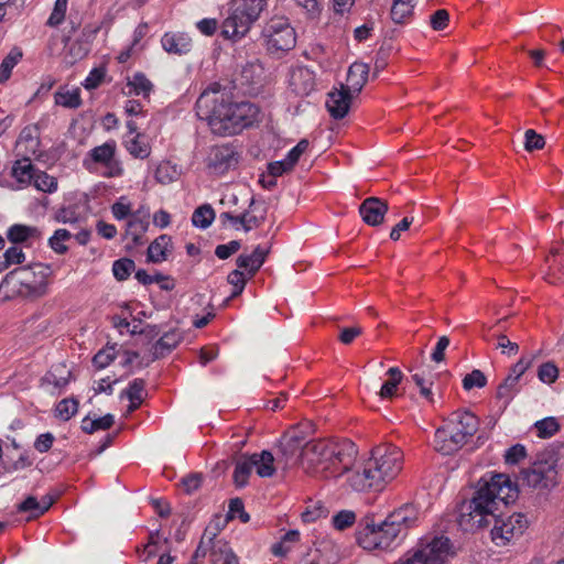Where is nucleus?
Here are the masks:
<instances>
[{"label":"nucleus","mask_w":564,"mask_h":564,"mask_svg":"<svg viewBox=\"0 0 564 564\" xmlns=\"http://www.w3.org/2000/svg\"><path fill=\"white\" fill-rule=\"evenodd\" d=\"M518 497V488L505 474L482 477L474 497L462 505L458 524L464 531H475L487 527L494 521L491 540L498 546L519 539L528 528V519L522 513L500 517L502 507L513 502Z\"/></svg>","instance_id":"1"},{"label":"nucleus","mask_w":564,"mask_h":564,"mask_svg":"<svg viewBox=\"0 0 564 564\" xmlns=\"http://www.w3.org/2000/svg\"><path fill=\"white\" fill-rule=\"evenodd\" d=\"M197 116L207 122L213 134L231 137L239 134L260 120V109L250 101H235L230 93L214 83L196 101Z\"/></svg>","instance_id":"2"},{"label":"nucleus","mask_w":564,"mask_h":564,"mask_svg":"<svg viewBox=\"0 0 564 564\" xmlns=\"http://www.w3.org/2000/svg\"><path fill=\"white\" fill-rule=\"evenodd\" d=\"M417 521V510L405 505L392 511L382 523H367L357 535V541L365 550H388L397 545Z\"/></svg>","instance_id":"3"},{"label":"nucleus","mask_w":564,"mask_h":564,"mask_svg":"<svg viewBox=\"0 0 564 564\" xmlns=\"http://www.w3.org/2000/svg\"><path fill=\"white\" fill-rule=\"evenodd\" d=\"M358 451L349 441L315 440L302 448L303 463L316 471L326 473L327 477H340L341 469L352 465Z\"/></svg>","instance_id":"4"},{"label":"nucleus","mask_w":564,"mask_h":564,"mask_svg":"<svg viewBox=\"0 0 564 564\" xmlns=\"http://www.w3.org/2000/svg\"><path fill=\"white\" fill-rule=\"evenodd\" d=\"M52 270L48 265L35 263L8 273L0 284L7 297L37 300L48 292Z\"/></svg>","instance_id":"5"},{"label":"nucleus","mask_w":564,"mask_h":564,"mask_svg":"<svg viewBox=\"0 0 564 564\" xmlns=\"http://www.w3.org/2000/svg\"><path fill=\"white\" fill-rule=\"evenodd\" d=\"M479 429V419L467 410L455 411L435 431L434 447L451 455L466 445Z\"/></svg>","instance_id":"6"},{"label":"nucleus","mask_w":564,"mask_h":564,"mask_svg":"<svg viewBox=\"0 0 564 564\" xmlns=\"http://www.w3.org/2000/svg\"><path fill=\"white\" fill-rule=\"evenodd\" d=\"M267 7V0H231L228 14L220 25L224 39L239 42L251 30Z\"/></svg>","instance_id":"7"},{"label":"nucleus","mask_w":564,"mask_h":564,"mask_svg":"<svg viewBox=\"0 0 564 564\" xmlns=\"http://www.w3.org/2000/svg\"><path fill=\"white\" fill-rule=\"evenodd\" d=\"M368 460L384 490L403 468V452L393 444L383 443L371 449Z\"/></svg>","instance_id":"8"},{"label":"nucleus","mask_w":564,"mask_h":564,"mask_svg":"<svg viewBox=\"0 0 564 564\" xmlns=\"http://www.w3.org/2000/svg\"><path fill=\"white\" fill-rule=\"evenodd\" d=\"M83 166L90 173H99L102 177H121L124 173L122 162L117 158V142L108 140L90 149L83 160Z\"/></svg>","instance_id":"9"},{"label":"nucleus","mask_w":564,"mask_h":564,"mask_svg":"<svg viewBox=\"0 0 564 564\" xmlns=\"http://www.w3.org/2000/svg\"><path fill=\"white\" fill-rule=\"evenodd\" d=\"M261 40L269 53L288 52L296 44V34L289 20L273 17L264 22Z\"/></svg>","instance_id":"10"},{"label":"nucleus","mask_w":564,"mask_h":564,"mask_svg":"<svg viewBox=\"0 0 564 564\" xmlns=\"http://www.w3.org/2000/svg\"><path fill=\"white\" fill-rule=\"evenodd\" d=\"M451 552V541L446 536H435L400 558V564H442Z\"/></svg>","instance_id":"11"},{"label":"nucleus","mask_w":564,"mask_h":564,"mask_svg":"<svg viewBox=\"0 0 564 564\" xmlns=\"http://www.w3.org/2000/svg\"><path fill=\"white\" fill-rule=\"evenodd\" d=\"M346 476L345 485L355 492H381V486L368 458L356 464V460L347 469H341L340 476Z\"/></svg>","instance_id":"12"},{"label":"nucleus","mask_w":564,"mask_h":564,"mask_svg":"<svg viewBox=\"0 0 564 564\" xmlns=\"http://www.w3.org/2000/svg\"><path fill=\"white\" fill-rule=\"evenodd\" d=\"M522 479L532 488L547 489L554 487L557 481L556 460L553 456L538 459L530 468L522 471Z\"/></svg>","instance_id":"13"},{"label":"nucleus","mask_w":564,"mask_h":564,"mask_svg":"<svg viewBox=\"0 0 564 564\" xmlns=\"http://www.w3.org/2000/svg\"><path fill=\"white\" fill-rule=\"evenodd\" d=\"M238 164V153L231 144L212 147L206 158L210 173L221 175Z\"/></svg>","instance_id":"14"},{"label":"nucleus","mask_w":564,"mask_h":564,"mask_svg":"<svg viewBox=\"0 0 564 564\" xmlns=\"http://www.w3.org/2000/svg\"><path fill=\"white\" fill-rule=\"evenodd\" d=\"M534 359V355H524L512 366L509 375L497 389L498 399L505 400L506 402L512 400L513 395L518 392L520 378L532 366Z\"/></svg>","instance_id":"15"},{"label":"nucleus","mask_w":564,"mask_h":564,"mask_svg":"<svg viewBox=\"0 0 564 564\" xmlns=\"http://www.w3.org/2000/svg\"><path fill=\"white\" fill-rule=\"evenodd\" d=\"M70 370L58 364L42 378L41 386L51 394H61L69 383Z\"/></svg>","instance_id":"16"},{"label":"nucleus","mask_w":564,"mask_h":564,"mask_svg":"<svg viewBox=\"0 0 564 564\" xmlns=\"http://www.w3.org/2000/svg\"><path fill=\"white\" fill-rule=\"evenodd\" d=\"M352 95L344 85L328 93L326 107L334 119H343L348 113Z\"/></svg>","instance_id":"17"},{"label":"nucleus","mask_w":564,"mask_h":564,"mask_svg":"<svg viewBox=\"0 0 564 564\" xmlns=\"http://www.w3.org/2000/svg\"><path fill=\"white\" fill-rule=\"evenodd\" d=\"M289 86L299 96H308L315 89V74L307 67H295L290 73Z\"/></svg>","instance_id":"18"},{"label":"nucleus","mask_w":564,"mask_h":564,"mask_svg":"<svg viewBox=\"0 0 564 564\" xmlns=\"http://www.w3.org/2000/svg\"><path fill=\"white\" fill-rule=\"evenodd\" d=\"M388 212V204L378 197H368L359 206L362 220L369 226H378Z\"/></svg>","instance_id":"19"},{"label":"nucleus","mask_w":564,"mask_h":564,"mask_svg":"<svg viewBox=\"0 0 564 564\" xmlns=\"http://www.w3.org/2000/svg\"><path fill=\"white\" fill-rule=\"evenodd\" d=\"M161 45L169 54L185 55L192 51L193 41L185 32H166L161 37Z\"/></svg>","instance_id":"20"},{"label":"nucleus","mask_w":564,"mask_h":564,"mask_svg":"<svg viewBox=\"0 0 564 564\" xmlns=\"http://www.w3.org/2000/svg\"><path fill=\"white\" fill-rule=\"evenodd\" d=\"M36 167L32 164L31 158L22 156L13 162L10 175L15 181L17 189H24L32 185Z\"/></svg>","instance_id":"21"},{"label":"nucleus","mask_w":564,"mask_h":564,"mask_svg":"<svg viewBox=\"0 0 564 564\" xmlns=\"http://www.w3.org/2000/svg\"><path fill=\"white\" fill-rule=\"evenodd\" d=\"M19 155L31 158L36 155L40 150V137L36 126H28L22 129L17 141Z\"/></svg>","instance_id":"22"},{"label":"nucleus","mask_w":564,"mask_h":564,"mask_svg":"<svg viewBox=\"0 0 564 564\" xmlns=\"http://www.w3.org/2000/svg\"><path fill=\"white\" fill-rule=\"evenodd\" d=\"M149 214H142L140 210L133 213L126 225V237L138 246L143 243V237L149 228Z\"/></svg>","instance_id":"23"},{"label":"nucleus","mask_w":564,"mask_h":564,"mask_svg":"<svg viewBox=\"0 0 564 564\" xmlns=\"http://www.w3.org/2000/svg\"><path fill=\"white\" fill-rule=\"evenodd\" d=\"M122 145L132 158L139 160L148 159L152 152L151 144L144 133L123 135Z\"/></svg>","instance_id":"24"},{"label":"nucleus","mask_w":564,"mask_h":564,"mask_svg":"<svg viewBox=\"0 0 564 564\" xmlns=\"http://www.w3.org/2000/svg\"><path fill=\"white\" fill-rule=\"evenodd\" d=\"M369 74V66L365 63L356 62L350 65L347 74L346 89L357 95L361 91L367 83Z\"/></svg>","instance_id":"25"},{"label":"nucleus","mask_w":564,"mask_h":564,"mask_svg":"<svg viewBox=\"0 0 564 564\" xmlns=\"http://www.w3.org/2000/svg\"><path fill=\"white\" fill-rule=\"evenodd\" d=\"M268 252V249H264L261 246H257L252 253L240 254L237 258V267L239 269L246 270L247 273L249 274V278H251L263 264Z\"/></svg>","instance_id":"26"},{"label":"nucleus","mask_w":564,"mask_h":564,"mask_svg":"<svg viewBox=\"0 0 564 564\" xmlns=\"http://www.w3.org/2000/svg\"><path fill=\"white\" fill-rule=\"evenodd\" d=\"M267 209L263 205H258L251 199L248 209L242 213V228L250 231L260 227L265 220Z\"/></svg>","instance_id":"27"},{"label":"nucleus","mask_w":564,"mask_h":564,"mask_svg":"<svg viewBox=\"0 0 564 564\" xmlns=\"http://www.w3.org/2000/svg\"><path fill=\"white\" fill-rule=\"evenodd\" d=\"M9 241L17 246L18 243L34 241L41 238V232L36 227L15 224L7 231Z\"/></svg>","instance_id":"28"},{"label":"nucleus","mask_w":564,"mask_h":564,"mask_svg":"<svg viewBox=\"0 0 564 564\" xmlns=\"http://www.w3.org/2000/svg\"><path fill=\"white\" fill-rule=\"evenodd\" d=\"M153 89L152 83L142 73H135L132 77L128 78L127 85L123 89V94L128 96H142L149 97Z\"/></svg>","instance_id":"29"},{"label":"nucleus","mask_w":564,"mask_h":564,"mask_svg":"<svg viewBox=\"0 0 564 564\" xmlns=\"http://www.w3.org/2000/svg\"><path fill=\"white\" fill-rule=\"evenodd\" d=\"M172 249V239L167 235L159 236L148 248V259L151 262L160 263L166 260Z\"/></svg>","instance_id":"30"},{"label":"nucleus","mask_w":564,"mask_h":564,"mask_svg":"<svg viewBox=\"0 0 564 564\" xmlns=\"http://www.w3.org/2000/svg\"><path fill=\"white\" fill-rule=\"evenodd\" d=\"M212 564H238V560L226 542L209 538Z\"/></svg>","instance_id":"31"},{"label":"nucleus","mask_w":564,"mask_h":564,"mask_svg":"<svg viewBox=\"0 0 564 564\" xmlns=\"http://www.w3.org/2000/svg\"><path fill=\"white\" fill-rule=\"evenodd\" d=\"M53 502L54 500L50 496H44L41 501L30 496L19 505L18 509L22 512H30L32 518H37L44 514Z\"/></svg>","instance_id":"32"},{"label":"nucleus","mask_w":564,"mask_h":564,"mask_svg":"<svg viewBox=\"0 0 564 564\" xmlns=\"http://www.w3.org/2000/svg\"><path fill=\"white\" fill-rule=\"evenodd\" d=\"M181 176V167L171 161H162L154 171V177L162 185L171 184Z\"/></svg>","instance_id":"33"},{"label":"nucleus","mask_w":564,"mask_h":564,"mask_svg":"<svg viewBox=\"0 0 564 564\" xmlns=\"http://www.w3.org/2000/svg\"><path fill=\"white\" fill-rule=\"evenodd\" d=\"M252 462H254V468L258 476L265 478L273 476L275 471L274 457L271 452L262 451L261 453H254L250 455Z\"/></svg>","instance_id":"34"},{"label":"nucleus","mask_w":564,"mask_h":564,"mask_svg":"<svg viewBox=\"0 0 564 564\" xmlns=\"http://www.w3.org/2000/svg\"><path fill=\"white\" fill-rule=\"evenodd\" d=\"M254 464L250 456H242L237 460L232 475L234 482L237 487H245L248 484Z\"/></svg>","instance_id":"35"},{"label":"nucleus","mask_w":564,"mask_h":564,"mask_svg":"<svg viewBox=\"0 0 564 564\" xmlns=\"http://www.w3.org/2000/svg\"><path fill=\"white\" fill-rule=\"evenodd\" d=\"M387 375L389 379L383 382L379 391L381 399H390L398 392V387L403 379V373L398 367H391L388 369Z\"/></svg>","instance_id":"36"},{"label":"nucleus","mask_w":564,"mask_h":564,"mask_svg":"<svg viewBox=\"0 0 564 564\" xmlns=\"http://www.w3.org/2000/svg\"><path fill=\"white\" fill-rule=\"evenodd\" d=\"M54 100L57 106L70 109L78 108L82 105L80 91L78 88H61L55 93Z\"/></svg>","instance_id":"37"},{"label":"nucleus","mask_w":564,"mask_h":564,"mask_svg":"<svg viewBox=\"0 0 564 564\" xmlns=\"http://www.w3.org/2000/svg\"><path fill=\"white\" fill-rule=\"evenodd\" d=\"M115 423V417L112 414H106L101 417L90 419L86 416L82 421V430L85 433L91 434L96 431H106L109 430Z\"/></svg>","instance_id":"38"},{"label":"nucleus","mask_w":564,"mask_h":564,"mask_svg":"<svg viewBox=\"0 0 564 564\" xmlns=\"http://www.w3.org/2000/svg\"><path fill=\"white\" fill-rule=\"evenodd\" d=\"M32 185L40 192L53 194L57 191V178L45 171L36 170Z\"/></svg>","instance_id":"39"},{"label":"nucleus","mask_w":564,"mask_h":564,"mask_svg":"<svg viewBox=\"0 0 564 564\" xmlns=\"http://www.w3.org/2000/svg\"><path fill=\"white\" fill-rule=\"evenodd\" d=\"M414 8L412 4L393 0L390 10L391 20L397 24L408 23L413 15Z\"/></svg>","instance_id":"40"},{"label":"nucleus","mask_w":564,"mask_h":564,"mask_svg":"<svg viewBox=\"0 0 564 564\" xmlns=\"http://www.w3.org/2000/svg\"><path fill=\"white\" fill-rule=\"evenodd\" d=\"M215 219V212L209 204L196 208L192 215V223L195 227L206 229Z\"/></svg>","instance_id":"41"},{"label":"nucleus","mask_w":564,"mask_h":564,"mask_svg":"<svg viewBox=\"0 0 564 564\" xmlns=\"http://www.w3.org/2000/svg\"><path fill=\"white\" fill-rule=\"evenodd\" d=\"M560 423L556 417L547 416L536 421L533 424V429L540 438H550L560 431Z\"/></svg>","instance_id":"42"},{"label":"nucleus","mask_w":564,"mask_h":564,"mask_svg":"<svg viewBox=\"0 0 564 564\" xmlns=\"http://www.w3.org/2000/svg\"><path fill=\"white\" fill-rule=\"evenodd\" d=\"M22 58V52L19 48H12L0 64V84L6 83L12 73L14 66Z\"/></svg>","instance_id":"43"},{"label":"nucleus","mask_w":564,"mask_h":564,"mask_svg":"<svg viewBox=\"0 0 564 564\" xmlns=\"http://www.w3.org/2000/svg\"><path fill=\"white\" fill-rule=\"evenodd\" d=\"M182 336L176 330H170L163 334V336L156 341L154 349L155 355H163L164 351H170L177 346L181 341Z\"/></svg>","instance_id":"44"},{"label":"nucleus","mask_w":564,"mask_h":564,"mask_svg":"<svg viewBox=\"0 0 564 564\" xmlns=\"http://www.w3.org/2000/svg\"><path fill=\"white\" fill-rule=\"evenodd\" d=\"M78 411V401L74 398L61 400L55 406V416L63 420H70Z\"/></svg>","instance_id":"45"},{"label":"nucleus","mask_w":564,"mask_h":564,"mask_svg":"<svg viewBox=\"0 0 564 564\" xmlns=\"http://www.w3.org/2000/svg\"><path fill=\"white\" fill-rule=\"evenodd\" d=\"M134 261L128 258L116 260L112 264V273L118 281H124L134 270Z\"/></svg>","instance_id":"46"},{"label":"nucleus","mask_w":564,"mask_h":564,"mask_svg":"<svg viewBox=\"0 0 564 564\" xmlns=\"http://www.w3.org/2000/svg\"><path fill=\"white\" fill-rule=\"evenodd\" d=\"M106 74H107L106 66H99V67L93 68L89 72L88 76L85 78L83 86L87 90H93V89L98 88L105 80Z\"/></svg>","instance_id":"47"},{"label":"nucleus","mask_w":564,"mask_h":564,"mask_svg":"<svg viewBox=\"0 0 564 564\" xmlns=\"http://www.w3.org/2000/svg\"><path fill=\"white\" fill-rule=\"evenodd\" d=\"M72 237L70 232L66 229H57L54 235L50 238L48 243L50 247L59 254H63L67 251V247L64 245L65 241L69 240Z\"/></svg>","instance_id":"48"},{"label":"nucleus","mask_w":564,"mask_h":564,"mask_svg":"<svg viewBox=\"0 0 564 564\" xmlns=\"http://www.w3.org/2000/svg\"><path fill=\"white\" fill-rule=\"evenodd\" d=\"M3 258L4 261L1 269H8L11 265L21 264L25 261V254L19 246L8 248L3 253Z\"/></svg>","instance_id":"49"},{"label":"nucleus","mask_w":564,"mask_h":564,"mask_svg":"<svg viewBox=\"0 0 564 564\" xmlns=\"http://www.w3.org/2000/svg\"><path fill=\"white\" fill-rule=\"evenodd\" d=\"M487 384V378L482 371L475 369L467 373L463 379V388L467 391L474 388H484Z\"/></svg>","instance_id":"50"},{"label":"nucleus","mask_w":564,"mask_h":564,"mask_svg":"<svg viewBox=\"0 0 564 564\" xmlns=\"http://www.w3.org/2000/svg\"><path fill=\"white\" fill-rule=\"evenodd\" d=\"M68 0H56L53 11L47 20V25L58 26L65 19Z\"/></svg>","instance_id":"51"},{"label":"nucleus","mask_w":564,"mask_h":564,"mask_svg":"<svg viewBox=\"0 0 564 564\" xmlns=\"http://www.w3.org/2000/svg\"><path fill=\"white\" fill-rule=\"evenodd\" d=\"M545 145V140L542 134H539L535 130L529 129L524 133V149L528 152L534 150H541Z\"/></svg>","instance_id":"52"},{"label":"nucleus","mask_w":564,"mask_h":564,"mask_svg":"<svg viewBox=\"0 0 564 564\" xmlns=\"http://www.w3.org/2000/svg\"><path fill=\"white\" fill-rule=\"evenodd\" d=\"M227 281L229 284L234 286V291L231 293L230 297H236L239 294L242 293L246 283H247V276L243 272H241L239 269L231 271L228 276Z\"/></svg>","instance_id":"53"},{"label":"nucleus","mask_w":564,"mask_h":564,"mask_svg":"<svg viewBox=\"0 0 564 564\" xmlns=\"http://www.w3.org/2000/svg\"><path fill=\"white\" fill-rule=\"evenodd\" d=\"M111 213L117 220L126 219L131 217L132 205L127 200L126 197H120L112 206Z\"/></svg>","instance_id":"54"},{"label":"nucleus","mask_w":564,"mask_h":564,"mask_svg":"<svg viewBox=\"0 0 564 564\" xmlns=\"http://www.w3.org/2000/svg\"><path fill=\"white\" fill-rule=\"evenodd\" d=\"M116 358L113 347H108L99 350L93 358V364L98 369H104L109 366Z\"/></svg>","instance_id":"55"},{"label":"nucleus","mask_w":564,"mask_h":564,"mask_svg":"<svg viewBox=\"0 0 564 564\" xmlns=\"http://www.w3.org/2000/svg\"><path fill=\"white\" fill-rule=\"evenodd\" d=\"M496 337V348L500 349L502 355L512 357L519 352V345L514 341H511L505 334H498Z\"/></svg>","instance_id":"56"},{"label":"nucleus","mask_w":564,"mask_h":564,"mask_svg":"<svg viewBox=\"0 0 564 564\" xmlns=\"http://www.w3.org/2000/svg\"><path fill=\"white\" fill-rule=\"evenodd\" d=\"M538 377L544 383H553L558 377V369L553 362H544L539 367Z\"/></svg>","instance_id":"57"},{"label":"nucleus","mask_w":564,"mask_h":564,"mask_svg":"<svg viewBox=\"0 0 564 564\" xmlns=\"http://www.w3.org/2000/svg\"><path fill=\"white\" fill-rule=\"evenodd\" d=\"M126 394L128 399H142L147 394L145 392V381L143 379H134L130 382L129 387L122 392V395Z\"/></svg>","instance_id":"58"},{"label":"nucleus","mask_w":564,"mask_h":564,"mask_svg":"<svg viewBox=\"0 0 564 564\" xmlns=\"http://www.w3.org/2000/svg\"><path fill=\"white\" fill-rule=\"evenodd\" d=\"M412 380L416 387L420 388V393L429 401H433V393L431 390L432 381L425 378L424 373L416 372L412 375Z\"/></svg>","instance_id":"59"},{"label":"nucleus","mask_w":564,"mask_h":564,"mask_svg":"<svg viewBox=\"0 0 564 564\" xmlns=\"http://www.w3.org/2000/svg\"><path fill=\"white\" fill-rule=\"evenodd\" d=\"M356 516L352 511H340L333 517V524L337 530H345L354 524Z\"/></svg>","instance_id":"60"},{"label":"nucleus","mask_w":564,"mask_h":564,"mask_svg":"<svg viewBox=\"0 0 564 564\" xmlns=\"http://www.w3.org/2000/svg\"><path fill=\"white\" fill-rule=\"evenodd\" d=\"M449 14L445 9L436 10L430 18V25L434 31H442L448 25Z\"/></svg>","instance_id":"61"},{"label":"nucleus","mask_w":564,"mask_h":564,"mask_svg":"<svg viewBox=\"0 0 564 564\" xmlns=\"http://www.w3.org/2000/svg\"><path fill=\"white\" fill-rule=\"evenodd\" d=\"M527 455L525 447L521 444L511 446L506 451L505 462L509 465H516Z\"/></svg>","instance_id":"62"},{"label":"nucleus","mask_w":564,"mask_h":564,"mask_svg":"<svg viewBox=\"0 0 564 564\" xmlns=\"http://www.w3.org/2000/svg\"><path fill=\"white\" fill-rule=\"evenodd\" d=\"M308 144L310 143L306 139H302L294 148L288 152L285 160L294 167L301 155L308 149Z\"/></svg>","instance_id":"63"},{"label":"nucleus","mask_w":564,"mask_h":564,"mask_svg":"<svg viewBox=\"0 0 564 564\" xmlns=\"http://www.w3.org/2000/svg\"><path fill=\"white\" fill-rule=\"evenodd\" d=\"M240 249V242L237 240H231L226 245H218L215 249V254L219 259H228L231 254L236 253Z\"/></svg>","instance_id":"64"}]
</instances>
